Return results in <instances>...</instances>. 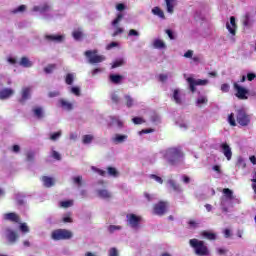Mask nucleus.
Returning <instances> with one entry per match:
<instances>
[{
    "label": "nucleus",
    "instance_id": "45",
    "mask_svg": "<svg viewBox=\"0 0 256 256\" xmlns=\"http://www.w3.org/2000/svg\"><path fill=\"white\" fill-rule=\"evenodd\" d=\"M19 229L22 233H29V226H27V223H20Z\"/></svg>",
    "mask_w": 256,
    "mask_h": 256
},
{
    "label": "nucleus",
    "instance_id": "40",
    "mask_svg": "<svg viewBox=\"0 0 256 256\" xmlns=\"http://www.w3.org/2000/svg\"><path fill=\"white\" fill-rule=\"evenodd\" d=\"M173 99L175 103H177L178 105H181V96H179V91L177 89L174 90Z\"/></svg>",
    "mask_w": 256,
    "mask_h": 256
},
{
    "label": "nucleus",
    "instance_id": "21",
    "mask_svg": "<svg viewBox=\"0 0 256 256\" xmlns=\"http://www.w3.org/2000/svg\"><path fill=\"white\" fill-rule=\"evenodd\" d=\"M42 182L44 184V187H53L55 185V181H53V178L49 176H42Z\"/></svg>",
    "mask_w": 256,
    "mask_h": 256
},
{
    "label": "nucleus",
    "instance_id": "62",
    "mask_svg": "<svg viewBox=\"0 0 256 256\" xmlns=\"http://www.w3.org/2000/svg\"><path fill=\"white\" fill-rule=\"evenodd\" d=\"M117 11H125V4L119 3L116 5Z\"/></svg>",
    "mask_w": 256,
    "mask_h": 256
},
{
    "label": "nucleus",
    "instance_id": "41",
    "mask_svg": "<svg viewBox=\"0 0 256 256\" xmlns=\"http://www.w3.org/2000/svg\"><path fill=\"white\" fill-rule=\"evenodd\" d=\"M74 76L72 73H68L65 78L66 85H73Z\"/></svg>",
    "mask_w": 256,
    "mask_h": 256
},
{
    "label": "nucleus",
    "instance_id": "10",
    "mask_svg": "<svg viewBox=\"0 0 256 256\" xmlns=\"http://www.w3.org/2000/svg\"><path fill=\"white\" fill-rule=\"evenodd\" d=\"M28 99H31V87H24L21 90V98L18 99V102L21 103V105H25Z\"/></svg>",
    "mask_w": 256,
    "mask_h": 256
},
{
    "label": "nucleus",
    "instance_id": "64",
    "mask_svg": "<svg viewBox=\"0 0 256 256\" xmlns=\"http://www.w3.org/2000/svg\"><path fill=\"white\" fill-rule=\"evenodd\" d=\"M251 181H252V189L256 195V178H253Z\"/></svg>",
    "mask_w": 256,
    "mask_h": 256
},
{
    "label": "nucleus",
    "instance_id": "9",
    "mask_svg": "<svg viewBox=\"0 0 256 256\" xmlns=\"http://www.w3.org/2000/svg\"><path fill=\"white\" fill-rule=\"evenodd\" d=\"M154 215H158L159 217L165 215L167 213V202L160 201L154 205L153 208Z\"/></svg>",
    "mask_w": 256,
    "mask_h": 256
},
{
    "label": "nucleus",
    "instance_id": "38",
    "mask_svg": "<svg viewBox=\"0 0 256 256\" xmlns=\"http://www.w3.org/2000/svg\"><path fill=\"white\" fill-rule=\"evenodd\" d=\"M93 141V135H84L82 138V143H84V145H89V143H91Z\"/></svg>",
    "mask_w": 256,
    "mask_h": 256
},
{
    "label": "nucleus",
    "instance_id": "24",
    "mask_svg": "<svg viewBox=\"0 0 256 256\" xmlns=\"http://www.w3.org/2000/svg\"><path fill=\"white\" fill-rule=\"evenodd\" d=\"M33 113L37 119H43V117H45V113L43 112V108L41 107H35L33 109Z\"/></svg>",
    "mask_w": 256,
    "mask_h": 256
},
{
    "label": "nucleus",
    "instance_id": "36",
    "mask_svg": "<svg viewBox=\"0 0 256 256\" xmlns=\"http://www.w3.org/2000/svg\"><path fill=\"white\" fill-rule=\"evenodd\" d=\"M165 1H166L167 12L173 13L174 11L173 3L175 2V0H165Z\"/></svg>",
    "mask_w": 256,
    "mask_h": 256
},
{
    "label": "nucleus",
    "instance_id": "26",
    "mask_svg": "<svg viewBox=\"0 0 256 256\" xmlns=\"http://www.w3.org/2000/svg\"><path fill=\"white\" fill-rule=\"evenodd\" d=\"M56 69H57V64H48L44 68V73H46V75H49V74L53 73V71H55Z\"/></svg>",
    "mask_w": 256,
    "mask_h": 256
},
{
    "label": "nucleus",
    "instance_id": "14",
    "mask_svg": "<svg viewBox=\"0 0 256 256\" xmlns=\"http://www.w3.org/2000/svg\"><path fill=\"white\" fill-rule=\"evenodd\" d=\"M12 95H15V90L11 88H4L0 90V100L5 101V99H9V97H12Z\"/></svg>",
    "mask_w": 256,
    "mask_h": 256
},
{
    "label": "nucleus",
    "instance_id": "50",
    "mask_svg": "<svg viewBox=\"0 0 256 256\" xmlns=\"http://www.w3.org/2000/svg\"><path fill=\"white\" fill-rule=\"evenodd\" d=\"M188 225L190 229H197V227H199V222L195 220H189Z\"/></svg>",
    "mask_w": 256,
    "mask_h": 256
},
{
    "label": "nucleus",
    "instance_id": "35",
    "mask_svg": "<svg viewBox=\"0 0 256 256\" xmlns=\"http://www.w3.org/2000/svg\"><path fill=\"white\" fill-rule=\"evenodd\" d=\"M60 207H62L63 209H69V207H73V200L61 201Z\"/></svg>",
    "mask_w": 256,
    "mask_h": 256
},
{
    "label": "nucleus",
    "instance_id": "53",
    "mask_svg": "<svg viewBox=\"0 0 256 256\" xmlns=\"http://www.w3.org/2000/svg\"><path fill=\"white\" fill-rule=\"evenodd\" d=\"M52 157L53 159H56V161H61V154L55 150L52 151Z\"/></svg>",
    "mask_w": 256,
    "mask_h": 256
},
{
    "label": "nucleus",
    "instance_id": "56",
    "mask_svg": "<svg viewBox=\"0 0 256 256\" xmlns=\"http://www.w3.org/2000/svg\"><path fill=\"white\" fill-rule=\"evenodd\" d=\"M128 35L129 37H139V32L135 29H130Z\"/></svg>",
    "mask_w": 256,
    "mask_h": 256
},
{
    "label": "nucleus",
    "instance_id": "58",
    "mask_svg": "<svg viewBox=\"0 0 256 256\" xmlns=\"http://www.w3.org/2000/svg\"><path fill=\"white\" fill-rule=\"evenodd\" d=\"M26 157H27V161H34L35 160V153L33 152H28L26 154Z\"/></svg>",
    "mask_w": 256,
    "mask_h": 256
},
{
    "label": "nucleus",
    "instance_id": "48",
    "mask_svg": "<svg viewBox=\"0 0 256 256\" xmlns=\"http://www.w3.org/2000/svg\"><path fill=\"white\" fill-rule=\"evenodd\" d=\"M124 63H125V61H123V59L116 60V61L112 64V69H117V67H121Z\"/></svg>",
    "mask_w": 256,
    "mask_h": 256
},
{
    "label": "nucleus",
    "instance_id": "51",
    "mask_svg": "<svg viewBox=\"0 0 256 256\" xmlns=\"http://www.w3.org/2000/svg\"><path fill=\"white\" fill-rule=\"evenodd\" d=\"M71 93H73V95H76V97H79L81 95V89H79V87H72Z\"/></svg>",
    "mask_w": 256,
    "mask_h": 256
},
{
    "label": "nucleus",
    "instance_id": "13",
    "mask_svg": "<svg viewBox=\"0 0 256 256\" xmlns=\"http://www.w3.org/2000/svg\"><path fill=\"white\" fill-rule=\"evenodd\" d=\"M6 239L9 241V243H16L17 239H19V234H17L15 230H12L11 228H7Z\"/></svg>",
    "mask_w": 256,
    "mask_h": 256
},
{
    "label": "nucleus",
    "instance_id": "30",
    "mask_svg": "<svg viewBox=\"0 0 256 256\" xmlns=\"http://www.w3.org/2000/svg\"><path fill=\"white\" fill-rule=\"evenodd\" d=\"M110 99L112 103H115V105H118V103H120L121 101V97H119V94H117L116 92H112L110 94Z\"/></svg>",
    "mask_w": 256,
    "mask_h": 256
},
{
    "label": "nucleus",
    "instance_id": "6",
    "mask_svg": "<svg viewBox=\"0 0 256 256\" xmlns=\"http://www.w3.org/2000/svg\"><path fill=\"white\" fill-rule=\"evenodd\" d=\"M186 81L189 85V90L191 91V93H195L197 91V88H195V87L205 86V85H208V83H209V80H207V79H204V80L198 79V80H196L193 77H188L186 79Z\"/></svg>",
    "mask_w": 256,
    "mask_h": 256
},
{
    "label": "nucleus",
    "instance_id": "1",
    "mask_svg": "<svg viewBox=\"0 0 256 256\" xmlns=\"http://www.w3.org/2000/svg\"><path fill=\"white\" fill-rule=\"evenodd\" d=\"M189 245L194 249L195 255L198 256H209V247L205 244V241L193 238L189 240Z\"/></svg>",
    "mask_w": 256,
    "mask_h": 256
},
{
    "label": "nucleus",
    "instance_id": "44",
    "mask_svg": "<svg viewBox=\"0 0 256 256\" xmlns=\"http://www.w3.org/2000/svg\"><path fill=\"white\" fill-rule=\"evenodd\" d=\"M149 177H150V179H154V181H156V183L163 185V178H161L160 176H157L155 174H150Z\"/></svg>",
    "mask_w": 256,
    "mask_h": 256
},
{
    "label": "nucleus",
    "instance_id": "12",
    "mask_svg": "<svg viewBox=\"0 0 256 256\" xmlns=\"http://www.w3.org/2000/svg\"><path fill=\"white\" fill-rule=\"evenodd\" d=\"M4 221H11V223H21V217L15 212L4 214Z\"/></svg>",
    "mask_w": 256,
    "mask_h": 256
},
{
    "label": "nucleus",
    "instance_id": "34",
    "mask_svg": "<svg viewBox=\"0 0 256 256\" xmlns=\"http://www.w3.org/2000/svg\"><path fill=\"white\" fill-rule=\"evenodd\" d=\"M228 123L231 127H237V121L235 120V114L231 113L228 115Z\"/></svg>",
    "mask_w": 256,
    "mask_h": 256
},
{
    "label": "nucleus",
    "instance_id": "43",
    "mask_svg": "<svg viewBox=\"0 0 256 256\" xmlns=\"http://www.w3.org/2000/svg\"><path fill=\"white\" fill-rule=\"evenodd\" d=\"M72 35L76 41H79L83 37V32L76 30L72 33Z\"/></svg>",
    "mask_w": 256,
    "mask_h": 256
},
{
    "label": "nucleus",
    "instance_id": "47",
    "mask_svg": "<svg viewBox=\"0 0 256 256\" xmlns=\"http://www.w3.org/2000/svg\"><path fill=\"white\" fill-rule=\"evenodd\" d=\"M132 123H134V125H142V123H145V120L141 117H134Z\"/></svg>",
    "mask_w": 256,
    "mask_h": 256
},
{
    "label": "nucleus",
    "instance_id": "22",
    "mask_svg": "<svg viewBox=\"0 0 256 256\" xmlns=\"http://www.w3.org/2000/svg\"><path fill=\"white\" fill-rule=\"evenodd\" d=\"M19 65L21 67L29 68L33 67V62L29 60V58L23 56L19 62Z\"/></svg>",
    "mask_w": 256,
    "mask_h": 256
},
{
    "label": "nucleus",
    "instance_id": "11",
    "mask_svg": "<svg viewBox=\"0 0 256 256\" xmlns=\"http://www.w3.org/2000/svg\"><path fill=\"white\" fill-rule=\"evenodd\" d=\"M220 149L222 150V153L226 157L227 161H231V158L233 157V152L231 151V146H229V144H227V142H224L220 145Z\"/></svg>",
    "mask_w": 256,
    "mask_h": 256
},
{
    "label": "nucleus",
    "instance_id": "39",
    "mask_svg": "<svg viewBox=\"0 0 256 256\" xmlns=\"http://www.w3.org/2000/svg\"><path fill=\"white\" fill-rule=\"evenodd\" d=\"M196 103H197V105H207V103H209V100L205 96H200L197 99Z\"/></svg>",
    "mask_w": 256,
    "mask_h": 256
},
{
    "label": "nucleus",
    "instance_id": "15",
    "mask_svg": "<svg viewBox=\"0 0 256 256\" xmlns=\"http://www.w3.org/2000/svg\"><path fill=\"white\" fill-rule=\"evenodd\" d=\"M46 41H49L50 43H63L65 41L64 35H45Z\"/></svg>",
    "mask_w": 256,
    "mask_h": 256
},
{
    "label": "nucleus",
    "instance_id": "28",
    "mask_svg": "<svg viewBox=\"0 0 256 256\" xmlns=\"http://www.w3.org/2000/svg\"><path fill=\"white\" fill-rule=\"evenodd\" d=\"M124 99H125L126 107H128V108L133 107V105L135 103V100H133V97H131L130 95H125Z\"/></svg>",
    "mask_w": 256,
    "mask_h": 256
},
{
    "label": "nucleus",
    "instance_id": "33",
    "mask_svg": "<svg viewBox=\"0 0 256 256\" xmlns=\"http://www.w3.org/2000/svg\"><path fill=\"white\" fill-rule=\"evenodd\" d=\"M155 49H165V42L161 39H156L153 43Z\"/></svg>",
    "mask_w": 256,
    "mask_h": 256
},
{
    "label": "nucleus",
    "instance_id": "42",
    "mask_svg": "<svg viewBox=\"0 0 256 256\" xmlns=\"http://www.w3.org/2000/svg\"><path fill=\"white\" fill-rule=\"evenodd\" d=\"M122 19H123V14L122 13L117 14V17L112 21L113 27H117V25H119Z\"/></svg>",
    "mask_w": 256,
    "mask_h": 256
},
{
    "label": "nucleus",
    "instance_id": "63",
    "mask_svg": "<svg viewBox=\"0 0 256 256\" xmlns=\"http://www.w3.org/2000/svg\"><path fill=\"white\" fill-rule=\"evenodd\" d=\"M184 57L186 59H191V57H193V51L192 50H188L185 54Z\"/></svg>",
    "mask_w": 256,
    "mask_h": 256
},
{
    "label": "nucleus",
    "instance_id": "54",
    "mask_svg": "<svg viewBox=\"0 0 256 256\" xmlns=\"http://www.w3.org/2000/svg\"><path fill=\"white\" fill-rule=\"evenodd\" d=\"M27 9V6L25 5H20L17 9L13 10V13H23Z\"/></svg>",
    "mask_w": 256,
    "mask_h": 256
},
{
    "label": "nucleus",
    "instance_id": "49",
    "mask_svg": "<svg viewBox=\"0 0 256 256\" xmlns=\"http://www.w3.org/2000/svg\"><path fill=\"white\" fill-rule=\"evenodd\" d=\"M250 19H251V16L249 15V13L245 14L244 20H243V25H244V27H249V25H250V23H249Z\"/></svg>",
    "mask_w": 256,
    "mask_h": 256
},
{
    "label": "nucleus",
    "instance_id": "46",
    "mask_svg": "<svg viewBox=\"0 0 256 256\" xmlns=\"http://www.w3.org/2000/svg\"><path fill=\"white\" fill-rule=\"evenodd\" d=\"M122 227L121 226H116V225H110L108 227L109 233H115V231H121Z\"/></svg>",
    "mask_w": 256,
    "mask_h": 256
},
{
    "label": "nucleus",
    "instance_id": "18",
    "mask_svg": "<svg viewBox=\"0 0 256 256\" xmlns=\"http://www.w3.org/2000/svg\"><path fill=\"white\" fill-rule=\"evenodd\" d=\"M59 103L65 111H73V104L65 99H60Z\"/></svg>",
    "mask_w": 256,
    "mask_h": 256
},
{
    "label": "nucleus",
    "instance_id": "23",
    "mask_svg": "<svg viewBox=\"0 0 256 256\" xmlns=\"http://www.w3.org/2000/svg\"><path fill=\"white\" fill-rule=\"evenodd\" d=\"M97 193L101 197V199H111L112 197L111 192L105 189L98 190Z\"/></svg>",
    "mask_w": 256,
    "mask_h": 256
},
{
    "label": "nucleus",
    "instance_id": "17",
    "mask_svg": "<svg viewBox=\"0 0 256 256\" xmlns=\"http://www.w3.org/2000/svg\"><path fill=\"white\" fill-rule=\"evenodd\" d=\"M128 136L125 134H115V136L112 138L113 143H115V145H119L121 143H125V141H127Z\"/></svg>",
    "mask_w": 256,
    "mask_h": 256
},
{
    "label": "nucleus",
    "instance_id": "20",
    "mask_svg": "<svg viewBox=\"0 0 256 256\" xmlns=\"http://www.w3.org/2000/svg\"><path fill=\"white\" fill-rule=\"evenodd\" d=\"M109 79L111 83H114V85H119L123 81V76L119 74H112L109 76Z\"/></svg>",
    "mask_w": 256,
    "mask_h": 256
},
{
    "label": "nucleus",
    "instance_id": "52",
    "mask_svg": "<svg viewBox=\"0 0 256 256\" xmlns=\"http://www.w3.org/2000/svg\"><path fill=\"white\" fill-rule=\"evenodd\" d=\"M59 137H61V132H55V133L51 134L50 139H51V141H57V139Z\"/></svg>",
    "mask_w": 256,
    "mask_h": 256
},
{
    "label": "nucleus",
    "instance_id": "37",
    "mask_svg": "<svg viewBox=\"0 0 256 256\" xmlns=\"http://www.w3.org/2000/svg\"><path fill=\"white\" fill-rule=\"evenodd\" d=\"M74 185H77V187H82L83 185V176H76L73 178Z\"/></svg>",
    "mask_w": 256,
    "mask_h": 256
},
{
    "label": "nucleus",
    "instance_id": "5",
    "mask_svg": "<svg viewBox=\"0 0 256 256\" xmlns=\"http://www.w3.org/2000/svg\"><path fill=\"white\" fill-rule=\"evenodd\" d=\"M233 87H234V91H236L235 93V97H237V99H240V101H247V99H249V90L241 85H239L237 82L233 83Z\"/></svg>",
    "mask_w": 256,
    "mask_h": 256
},
{
    "label": "nucleus",
    "instance_id": "27",
    "mask_svg": "<svg viewBox=\"0 0 256 256\" xmlns=\"http://www.w3.org/2000/svg\"><path fill=\"white\" fill-rule=\"evenodd\" d=\"M168 183L172 187L173 191H175L176 193H181V186L179 184H176L175 180H169Z\"/></svg>",
    "mask_w": 256,
    "mask_h": 256
},
{
    "label": "nucleus",
    "instance_id": "8",
    "mask_svg": "<svg viewBox=\"0 0 256 256\" xmlns=\"http://www.w3.org/2000/svg\"><path fill=\"white\" fill-rule=\"evenodd\" d=\"M127 223L132 227V229H139V225H141L142 218L141 216H137L135 214H127L126 215Z\"/></svg>",
    "mask_w": 256,
    "mask_h": 256
},
{
    "label": "nucleus",
    "instance_id": "55",
    "mask_svg": "<svg viewBox=\"0 0 256 256\" xmlns=\"http://www.w3.org/2000/svg\"><path fill=\"white\" fill-rule=\"evenodd\" d=\"M229 89H230L229 84L224 83V84L221 85V91H222L223 93H229Z\"/></svg>",
    "mask_w": 256,
    "mask_h": 256
},
{
    "label": "nucleus",
    "instance_id": "57",
    "mask_svg": "<svg viewBox=\"0 0 256 256\" xmlns=\"http://www.w3.org/2000/svg\"><path fill=\"white\" fill-rule=\"evenodd\" d=\"M109 256H119V251L117 250V248H111L109 250Z\"/></svg>",
    "mask_w": 256,
    "mask_h": 256
},
{
    "label": "nucleus",
    "instance_id": "4",
    "mask_svg": "<svg viewBox=\"0 0 256 256\" xmlns=\"http://www.w3.org/2000/svg\"><path fill=\"white\" fill-rule=\"evenodd\" d=\"M236 121L241 127H247L251 123V116L247 114V111L244 108L236 110Z\"/></svg>",
    "mask_w": 256,
    "mask_h": 256
},
{
    "label": "nucleus",
    "instance_id": "19",
    "mask_svg": "<svg viewBox=\"0 0 256 256\" xmlns=\"http://www.w3.org/2000/svg\"><path fill=\"white\" fill-rule=\"evenodd\" d=\"M201 236L204 237V239H208V241H215V239H217V234L207 230L202 231Z\"/></svg>",
    "mask_w": 256,
    "mask_h": 256
},
{
    "label": "nucleus",
    "instance_id": "61",
    "mask_svg": "<svg viewBox=\"0 0 256 256\" xmlns=\"http://www.w3.org/2000/svg\"><path fill=\"white\" fill-rule=\"evenodd\" d=\"M247 79L248 81H253L256 79V74L255 73H248L247 74Z\"/></svg>",
    "mask_w": 256,
    "mask_h": 256
},
{
    "label": "nucleus",
    "instance_id": "60",
    "mask_svg": "<svg viewBox=\"0 0 256 256\" xmlns=\"http://www.w3.org/2000/svg\"><path fill=\"white\" fill-rule=\"evenodd\" d=\"M63 223H73V218L70 215L64 216L62 219Z\"/></svg>",
    "mask_w": 256,
    "mask_h": 256
},
{
    "label": "nucleus",
    "instance_id": "29",
    "mask_svg": "<svg viewBox=\"0 0 256 256\" xmlns=\"http://www.w3.org/2000/svg\"><path fill=\"white\" fill-rule=\"evenodd\" d=\"M107 171L110 177H119V171H117V168L109 166Z\"/></svg>",
    "mask_w": 256,
    "mask_h": 256
},
{
    "label": "nucleus",
    "instance_id": "2",
    "mask_svg": "<svg viewBox=\"0 0 256 256\" xmlns=\"http://www.w3.org/2000/svg\"><path fill=\"white\" fill-rule=\"evenodd\" d=\"M181 157H183V151L179 147L168 148L164 153V159H166L169 165L178 164Z\"/></svg>",
    "mask_w": 256,
    "mask_h": 256
},
{
    "label": "nucleus",
    "instance_id": "16",
    "mask_svg": "<svg viewBox=\"0 0 256 256\" xmlns=\"http://www.w3.org/2000/svg\"><path fill=\"white\" fill-rule=\"evenodd\" d=\"M226 29H228L231 35H235L237 33V23H235V17H230V24H226Z\"/></svg>",
    "mask_w": 256,
    "mask_h": 256
},
{
    "label": "nucleus",
    "instance_id": "25",
    "mask_svg": "<svg viewBox=\"0 0 256 256\" xmlns=\"http://www.w3.org/2000/svg\"><path fill=\"white\" fill-rule=\"evenodd\" d=\"M236 167H238V169H245V167H247V163H245L243 157L239 156L237 158Z\"/></svg>",
    "mask_w": 256,
    "mask_h": 256
},
{
    "label": "nucleus",
    "instance_id": "59",
    "mask_svg": "<svg viewBox=\"0 0 256 256\" xmlns=\"http://www.w3.org/2000/svg\"><path fill=\"white\" fill-rule=\"evenodd\" d=\"M123 33V28L117 27L114 33L112 34V37H117V35H121Z\"/></svg>",
    "mask_w": 256,
    "mask_h": 256
},
{
    "label": "nucleus",
    "instance_id": "7",
    "mask_svg": "<svg viewBox=\"0 0 256 256\" xmlns=\"http://www.w3.org/2000/svg\"><path fill=\"white\" fill-rule=\"evenodd\" d=\"M85 56L89 59V63H92V64L103 63V60L105 59L104 56L97 55V50H94V51L87 50L85 52Z\"/></svg>",
    "mask_w": 256,
    "mask_h": 256
},
{
    "label": "nucleus",
    "instance_id": "32",
    "mask_svg": "<svg viewBox=\"0 0 256 256\" xmlns=\"http://www.w3.org/2000/svg\"><path fill=\"white\" fill-rule=\"evenodd\" d=\"M222 193L225 195V197L227 199H229L230 201H232L233 199V190L229 189V188H224L222 190Z\"/></svg>",
    "mask_w": 256,
    "mask_h": 256
},
{
    "label": "nucleus",
    "instance_id": "31",
    "mask_svg": "<svg viewBox=\"0 0 256 256\" xmlns=\"http://www.w3.org/2000/svg\"><path fill=\"white\" fill-rule=\"evenodd\" d=\"M152 13L158 17H161L162 19H165V13H163V10H161L159 7H154L152 9Z\"/></svg>",
    "mask_w": 256,
    "mask_h": 256
},
{
    "label": "nucleus",
    "instance_id": "3",
    "mask_svg": "<svg viewBox=\"0 0 256 256\" xmlns=\"http://www.w3.org/2000/svg\"><path fill=\"white\" fill-rule=\"evenodd\" d=\"M73 238V232L67 229H56L51 233L53 241H68Z\"/></svg>",
    "mask_w": 256,
    "mask_h": 256
}]
</instances>
